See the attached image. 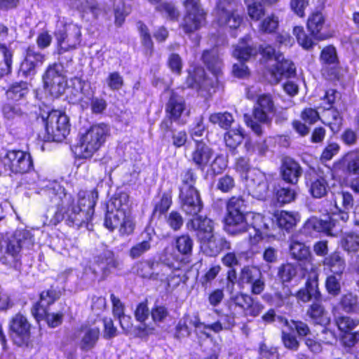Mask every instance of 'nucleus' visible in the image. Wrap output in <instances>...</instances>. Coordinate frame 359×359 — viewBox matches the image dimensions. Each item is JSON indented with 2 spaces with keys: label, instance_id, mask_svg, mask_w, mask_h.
<instances>
[{
  "label": "nucleus",
  "instance_id": "f257e3e1",
  "mask_svg": "<svg viewBox=\"0 0 359 359\" xmlns=\"http://www.w3.org/2000/svg\"><path fill=\"white\" fill-rule=\"evenodd\" d=\"M334 208L331 209V216L323 219L316 217L309 219L304 226V231L311 233V230L324 232L332 236H337L341 231L339 219L343 223L349 218L348 212L353 208V198L351 194L346 191L338 192L334 196Z\"/></svg>",
  "mask_w": 359,
  "mask_h": 359
},
{
  "label": "nucleus",
  "instance_id": "f03ea898",
  "mask_svg": "<svg viewBox=\"0 0 359 359\" xmlns=\"http://www.w3.org/2000/svg\"><path fill=\"white\" fill-rule=\"evenodd\" d=\"M34 244L32 231L17 229L11 236L0 241V250L4 254L2 262L18 269L21 265V253L32 250Z\"/></svg>",
  "mask_w": 359,
  "mask_h": 359
},
{
  "label": "nucleus",
  "instance_id": "7ed1b4c3",
  "mask_svg": "<svg viewBox=\"0 0 359 359\" xmlns=\"http://www.w3.org/2000/svg\"><path fill=\"white\" fill-rule=\"evenodd\" d=\"M156 262L165 280V290H175L182 281L184 263L179 260L174 247H165Z\"/></svg>",
  "mask_w": 359,
  "mask_h": 359
},
{
  "label": "nucleus",
  "instance_id": "20e7f679",
  "mask_svg": "<svg viewBox=\"0 0 359 359\" xmlns=\"http://www.w3.org/2000/svg\"><path fill=\"white\" fill-rule=\"evenodd\" d=\"M276 112L273 97L269 93L258 96L252 109V114H245L246 125L257 135L263 132L262 125H270Z\"/></svg>",
  "mask_w": 359,
  "mask_h": 359
},
{
  "label": "nucleus",
  "instance_id": "39448f33",
  "mask_svg": "<svg viewBox=\"0 0 359 359\" xmlns=\"http://www.w3.org/2000/svg\"><path fill=\"white\" fill-rule=\"evenodd\" d=\"M109 129L104 123L92 126L85 133L80 135L76 147L78 155L83 158H88L101 147L106 141Z\"/></svg>",
  "mask_w": 359,
  "mask_h": 359
},
{
  "label": "nucleus",
  "instance_id": "423d86ee",
  "mask_svg": "<svg viewBox=\"0 0 359 359\" xmlns=\"http://www.w3.org/2000/svg\"><path fill=\"white\" fill-rule=\"evenodd\" d=\"M33 161L29 153L22 150L1 149L0 169L15 174L28 172L33 168Z\"/></svg>",
  "mask_w": 359,
  "mask_h": 359
},
{
  "label": "nucleus",
  "instance_id": "0eeeda50",
  "mask_svg": "<svg viewBox=\"0 0 359 359\" xmlns=\"http://www.w3.org/2000/svg\"><path fill=\"white\" fill-rule=\"evenodd\" d=\"M45 122L48 141L61 142L69 133L70 125L68 116L58 110H52L42 116Z\"/></svg>",
  "mask_w": 359,
  "mask_h": 359
},
{
  "label": "nucleus",
  "instance_id": "6e6552de",
  "mask_svg": "<svg viewBox=\"0 0 359 359\" xmlns=\"http://www.w3.org/2000/svg\"><path fill=\"white\" fill-rule=\"evenodd\" d=\"M58 54L76 49L81 41V27L76 24H61L54 33Z\"/></svg>",
  "mask_w": 359,
  "mask_h": 359
},
{
  "label": "nucleus",
  "instance_id": "1a4fd4ad",
  "mask_svg": "<svg viewBox=\"0 0 359 359\" xmlns=\"http://www.w3.org/2000/svg\"><path fill=\"white\" fill-rule=\"evenodd\" d=\"M244 201L241 197L233 196L227 203V214L226 215V232L231 235H238L243 233L248 227L244 221L243 214Z\"/></svg>",
  "mask_w": 359,
  "mask_h": 359
},
{
  "label": "nucleus",
  "instance_id": "9d476101",
  "mask_svg": "<svg viewBox=\"0 0 359 359\" xmlns=\"http://www.w3.org/2000/svg\"><path fill=\"white\" fill-rule=\"evenodd\" d=\"M183 5L186 13L182 27L185 33L190 34L198 30L205 24V13L201 6L200 0H185Z\"/></svg>",
  "mask_w": 359,
  "mask_h": 359
},
{
  "label": "nucleus",
  "instance_id": "9b49d317",
  "mask_svg": "<svg viewBox=\"0 0 359 359\" xmlns=\"http://www.w3.org/2000/svg\"><path fill=\"white\" fill-rule=\"evenodd\" d=\"M45 88L55 97L64 93L67 80L62 65L54 63L50 65L43 76Z\"/></svg>",
  "mask_w": 359,
  "mask_h": 359
},
{
  "label": "nucleus",
  "instance_id": "f8f14e48",
  "mask_svg": "<svg viewBox=\"0 0 359 359\" xmlns=\"http://www.w3.org/2000/svg\"><path fill=\"white\" fill-rule=\"evenodd\" d=\"M273 177V175L266 174L259 170H252L248 175L245 177L250 194L257 199H264Z\"/></svg>",
  "mask_w": 359,
  "mask_h": 359
},
{
  "label": "nucleus",
  "instance_id": "ddd939ff",
  "mask_svg": "<svg viewBox=\"0 0 359 359\" xmlns=\"http://www.w3.org/2000/svg\"><path fill=\"white\" fill-rule=\"evenodd\" d=\"M104 226L111 231L118 228L121 235H129L134 231L135 224L130 215H125L121 211H113L107 209Z\"/></svg>",
  "mask_w": 359,
  "mask_h": 359
},
{
  "label": "nucleus",
  "instance_id": "4468645a",
  "mask_svg": "<svg viewBox=\"0 0 359 359\" xmlns=\"http://www.w3.org/2000/svg\"><path fill=\"white\" fill-rule=\"evenodd\" d=\"M244 221L248 225L244 232L249 231L250 229L255 232L253 236L252 232L249 233V238L252 244H255L263 235H269V224H272L269 219L265 218L260 214L250 213L245 216Z\"/></svg>",
  "mask_w": 359,
  "mask_h": 359
},
{
  "label": "nucleus",
  "instance_id": "2eb2a0df",
  "mask_svg": "<svg viewBox=\"0 0 359 359\" xmlns=\"http://www.w3.org/2000/svg\"><path fill=\"white\" fill-rule=\"evenodd\" d=\"M320 59L323 65V75L330 80L338 78L339 61L335 48L331 46L324 48Z\"/></svg>",
  "mask_w": 359,
  "mask_h": 359
},
{
  "label": "nucleus",
  "instance_id": "dca6fc26",
  "mask_svg": "<svg viewBox=\"0 0 359 359\" xmlns=\"http://www.w3.org/2000/svg\"><path fill=\"white\" fill-rule=\"evenodd\" d=\"M186 190L187 188H184V191L180 193L182 210L187 215L196 216L203 208V202L199 193L198 190L189 191Z\"/></svg>",
  "mask_w": 359,
  "mask_h": 359
},
{
  "label": "nucleus",
  "instance_id": "f3484780",
  "mask_svg": "<svg viewBox=\"0 0 359 359\" xmlns=\"http://www.w3.org/2000/svg\"><path fill=\"white\" fill-rule=\"evenodd\" d=\"M11 330L14 341L21 345L28 341L30 336V325L27 318L21 314H17L11 323Z\"/></svg>",
  "mask_w": 359,
  "mask_h": 359
},
{
  "label": "nucleus",
  "instance_id": "a211bd4d",
  "mask_svg": "<svg viewBox=\"0 0 359 359\" xmlns=\"http://www.w3.org/2000/svg\"><path fill=\"white\" fill-rule=\"evenodd\" d=\"M136 273L141 277L155 280H159L165 289V280L155 260H142L135 266Z\"/></svg>",
  "mask_w": 359,
  "mask_h": 359
},
{
  "label": "nucleus",
  "instance_id": "6ab92c4d",
  "mask_svg": "<svg viewBox=\"0 0 359 359\" xmlns=\"http://www.w3.org/2000/svg\"><path fill=\"white\" fill-rule=\"evenodd\" d=\"M306 186L309 194L316 198L325 196L329 189L326 179L317 173L309 174L306 177Z\"/></svg>",
  "mask_w": 359,
  "mask_h": 359
},
{
  "label": "nucleus",
  "instance_id": "aec40b11",
  "mask_svg": "<svg viewBox=\"0 0 359 359\" xmlns=\"http://www.w3.org/2000/svg\"><path fill=\"white\" fill-rule=\"evenodd\" d=\"M80 330L81 337L79 344V348L81 351L88 352L95 346L100 338V328L85 324L81 325Z\"/></svg>",
  "mask_w": 359,
  "mask_h": 359
},
{
  "label": "nucleus",
  "instance_id": "412c9836",
  "mask_svg": "<svg viewBox=\"0 0 359 359\" xmlns=\"http://www.w3.org/2000/svg\"><path fill=\"white\" fill-rule=\"evenodd\" d=\"M97 198L98 191L96 189H93L91 192L90 197L89 196L88 199V209L83 210L81 212L69 216V219H67L69 224L79 227L81 226L83 224L88 222L94 213V207Z\"/></svg>",
  "mask_w": 359,
  "mask_h": 359
},
{
  "label": "nucleus",
  "instance_id": "4be33fe9",
  "mask_svg": "<svg viewBox=\"0 0 359 359\" xmlns=\"http://www.w3.org/2000/svg\"><path fill=\"white\" fill-rule=\"evenodd\" d=\"M283 180L290 184H296L302 175L299 164L290 157L283 158L280 168Z\"/></svg>",
  "mask_w": 359,
  "mask_h": 359
},
{
  "label": "nucleus",
  "instance_id": "5701e85b",
  "mask_svg": "<svg viewBox=\"0 0 359 359\" xmlns=\"http://www.w3.org/2000/svg\"><path fill=\"white\" fill-rule=\"evenodd\" d=\"M271 72L276 82H278L283 77L289 78L293 76L295 73V67L290 60L285 59L283 54H278L276 64Z\"/></svg>",
  "mask_w": 359,
  "mask_h": 359
},
{
  "label": "nucleus",
  "instance_id": "b1692460",
  "mask_svg": "<svg viewBox=\"0 0 359 359\" xmlns=\"http://www.w3.org/2000/svg\"><path fill=\"white\" fill-rule=\"evenodd\" d=\"M231 300L250 316H256L263 309L261 304L246 293H237L235 297H231Z\"/></svg>",
  "mask_w": 359,
  "mask_h": 359
},
{
  "label": "nucleus",
  "instance_id": "393cba45",
  "mask_svg": "<svg viewBox=\"0 0 359 359\" xmlns=\"http://www.w3.org/2000/svg\"><path fill=\"white\" fill-rule=\"evenodd\" d=\"M240 279L243 282L252 283V292H262L264 289L262 273L257 267H244L241 271Z\"/></svg>",
  "mask_w": 359,
  "mask_h": 359
},
{
  "label": "nucleus",
  "instance_id": "a878e982",
  "mask_svg": "<svg viewBox=\"0 0 359 359\" xmlns=\"http://www.w3.org/2000/svg\"><path fill=\"white\" fill-rule=\"evenodd\" d=\"M43 60V55L33 49L29 48L25 60L21 63L20 72L25 76L34 74L36 67L39 65L42 64Z\"/></svg>",
  "mask_w": 359,
  "mask_h": 359
},
{
  "label": "nucleus",
  "instance_id": "bb28decb",
  "mask_svg": "<svg viewBox=\"0 0 359 359\" xmlns=\"http://www.w3.org/2000/svg\"><path fill=\"white\" fill-rule=\"evenodd\" d=\"M57 294V293H40L39 301L32 309V314L37 321L43 319L48 307L58 298Z\"/></svg>",
  "mask_w": 359,
  "mask_h": 359
},
{
  "label": "nucleus",
  "instance_id": "cd10ccee",
  "mask_svg": "<svg viewBox=\"0 0 359 359\" xmlns=\"http://www.w3.org/2000/svg\"><path fill=\"white\" fill-rule=\"evenodd\" d=\"M212 155L211 149L204 142L196 140V148L192 153L191 158L198 168L203 170L208 165Z\"/></svg>",
  "mask_w": 359,
  "mask_h": 359
},
{
  "label": "nucleus",
  "instance_id": "c85d7f7f",
  "mask_svg": "<svg viewBox=\"0 0 359 359\" xmlns=\"http://www.w3.org/2000/svg\"><path fill=\"white\" fill-rule=\"evenodd\" d=\"M323 266L325 270L340 277L346 269V262L339 252H334L324 259Z\"/></svg>",
  "mask_w": 359,
  "mask_h": 359
},
{
  "label": "nucleus",
  "instance_id": "c756f323",
  "mask_svg": "<svg viewBox=\"0 0 359 359\" xmlns=\"http://www.w3.org/2000/svg\"><path fill=\"white\" fill-rule=\"evenodd\" d=\"M187 226L189 229L197 231V237L199 241L206 239L207 237H210L213 233L212 222L208 218L196 217L188 222Z\"/></svg>",
  "mask_w": 359,
  "mask_h": 359
},
{
  "label": "nucleus",
  "instance_id": "7c9ffc66",
  "mask_svg": "<svg viewBox=\"0 0 359 359\" xmlns=\"http://www.w3.org/2000/svg\"><path fill=\"white\" fill-rule=\"evenodd\" d=\"M324 111L322 114L321 121L329 126L330 130L336 133L339 132L342 126L343 118L339 111L334 108L323 107Z\"/></svg>",
  "mask_w": 359,
  "mask_h": 359
},
{
  "label": "nucleus",
  "instance_id": "2f4dec72",
  "mask_svg": "<svg viewBox=\"0 0 359 359\" xmlns=\"http://www.w3.org/2000/svg\"><path fill=\"white\" fill-rule=\"evenodd\" d=\"M202 60L207 68L217 76L222 73V61L219 57L217 48H212L210 50H205L203 53Z\"/></svg>",
  "mask_w": 359,
  "mask_h": 359
},
{
  "label": "nucleus",
  "instance_id": "473e14b6",
  "mask_svg": "<svg viewBox=\"0 0 359 359\" xmlns=\"http://www.w3.org/2000/svg\"><path fill=\"white\" fill-rule=\"evenodd\" d=\"M71 5L80 13L91 14L95 18L102 11L97 0H71Z\"/></svg>",
  "mask_w": 359,
  "mask_h": 359
},
{
  "label": "nucleus",
  "instance_id": "72a5a7b5",
  "mask_svg": "<svg viewBox=\"0 0 359 359\" xmlns=\"http://www.w3.org/2000/svg\"><path fill=\"white\" fill-rule=\"evenodd\" d=\"M307 315L314 323L320 325H327L330 323V318L324 308L318 303L313 302L307 311Z\"/></svg>",
  "mask_w": 359,
  "mask_h": 359
},
{
  "label": "nucleus",
  "instance_id": "f704fd0d",
  "mask_svg": "<svg viewBox=\"0 0 359 359\" xmlns=\"http://www.w3.org/2000/svg\"><path fill=\"white\" fill-rule=\"evenodd\" d=\"M185 109L184 99L172 93L166 105V111L174 121L177 120Z\"/></svg>",
  "mask_w": 359,
  "mask_h": 359
},
{
  "label": "nucleus",
  "instance_id": "c9c22d12",
  "mask_svg": "<svg viewBox=\"0 0 359 359\" xmlns=\"http://www.w3.org/2000/svg\"><path fill=\"white\" fill-rule=\"evenodd\" d=\"M13 52L0 43V78L9 74L12 70Z\"/></svg>",
  "mask_w": 359,
  "mask_h": 359
},
{
  "label": "nucleus",
  "instance_id": "e433bc0d",
  "mask_svg": "<svg viewBox=\"0 0 359 359\" xmlns=\"http://www.w3.org/2000/svg\"><path fill=\"white\" fill-rule=\"evenodd\" d=\"M129 196L125 192L112 197L107 204V209L113 211H121L125 215H130L128 210Z\"/></svg>",
  "mask_w": 359,
  "mask_h": 359
},
{
  "label": "nucleus",
  "instance_id": "4c0bfd02",
  "mask_svg": "<svg viewBox=\"0 0 359 359\" xmlns=\"http://www.w3.org/2000/svg\"><path fill=\"white\" fill-rule=\"evenodd\" d=\"M29 92L28 83L27 82H19L13 84L6 91V97L9 101L19 102L23 100Z\"/></svg>",
  "mask_w": 359,
  "mask_h": 359
},
{
  "label": "nucleus",
  "instance_id": "58836bf2",
  "mask_svg": "<svg viewBox=\"0 0 359 359\" xmlns=\"http://www.w3.org/2000/svg\"><path fill=\"white\" fill-rule=\"evenodd\" d=\"M290 252L294 259L299 261H309L311 257L309 248L298 241H292L291 242Z\"/></svg>",
  "mask_w": 359,
  "mask_h": 359
},
{
  "label": "nucleus",
  "instance_id": "ea45409f",
  "mask_svg": "<svg viewBox=\"0 0 359 359\" xmlns=\"http://www.w3.org/2000/svg\"><path fill=\"white\" fill-rule=\"evenodd\" d=\"M22 103L11 102L4 104L2 107V113L4 116L8 120H13L22 116L24 110L22 107Z\"/></svg>",
  "mask_w": 359,
  "mask_h": 359
},
{
  "label": "nucleus",
  "instance_id": "a19ab883",
  "mask_svg": "<svg viewBox=\"0 0 359 359\" xmlns=\"http://www.w3.org/2000/svg\"><path fill=\"white\" fill-rule=\"evenodd\" d=\"M200 242L201 248L210 256H215L222 248V244L217 241L213 233L210 237H207L206 239L200 240Z\"/></svg>",
  "mask_w": 359,
  "mask_h": 359
},
{
  "label": "nucleus",
  "instance_id": "79ce46f5",
  "mask_svg": "<svg viewBox=\"0 0 359 359\" xmlns=\"http://www.w3.org/2000/svg\"><path fill=\"white\" fill-rule=\"evenodd\" d=\"M278 226L288 231L293 228L297 223V215L292 212L281 211L276 215Z\"/></svg>",
  "mask_w": 359,
  "mask_h": 359
},
{
  "label": "nucleus",
  "instance_id": "37998d69",
  "mask_svg": "<svg viewBox=\"0 0 359 359\" xmlns=\"http://www.w3.org/2000/svg\"><path fill=\"white\" fill-rule=\"evenodd\" d=\"M341 245L348 252H357L359 250V235L353 232L345 233L341 239Z\"/></svg>",
  "mask_w": 359,
  "mask_h": 359
},
{
  "label": "nucleus",
  "instance_id": "c03bdc74",
  "mask_svg": "<svg viewBox=\"0 0 359 359\" xmlns=\"http://www.w3.org/2000/svg\"><path fill=\"white\" fill-rule=\"evenodd\" d=\"M172 204V194L170 191L164 192L161 197L155 201L153 214L161 215L166 212Z\"/></svg>",
  "mask_w": 359,
  "mask_h": 359
},
{
  "label": "nucleus",
  "instance_id": "a18cd8bd",
  "mask_svg": "<svg viewBox=\"0 0 359 359\" xmlns=\"http://www.w3.org/2000/svg\"><path fill=\"white\" fill-rule=\"evenodd\" d=\"M325 19L320 12L313 13L308 19L307 27L313 36H316L323 29Z\"/></svg>",
  "mask_w": 359,
  "mask_h": 359
},
{
  "label": "nucleus",
  "instance_id": "49530a36",
  "mask_svg": "<svg viewBox=\"0 0 359 359\" xmlns=\"http://www.w3.org/2000/svg\"><path fill=\"white\" fill-rule=\"evenodd\" d=\"M182 185L180 192L184 191V188H187V191L197 190L194 185L196 181V176L191 169L184 170L181 175Z\"/></svg>",
  "mask_w": 359,
  "mask_h": 359
},
{
  "label": "nucleus",
  "instance_id": "de8ad7c7",
  "mask_svg": "<svg viewBox=\"0 0 359 359\" xmlns=\"http://www.w3.org/2000/svg\"><path fill=\"white\" fill-rule=\"evenodd\" d=\"M176 248L181 254L188 255L192 251L193 240L189 235H182L176 239Z\"/></svg>",
  "mask_w": 359,
  "mask_h": 359
},
{
  "label": "nucleus",
  "instance_id": "09e8293b",
  "mask_svg": "<svg viewBox=\"0 0 359 359\" xmlns=\"http://www.w3.org/2000/svg\"><path fill=\"white\" fill-rule=\"evenodd\" d=\"M243 136L238 128H231L226 133V147L234 149L243 141Z\"/></svg>",
  "mask_w": 359,
  "mask_h": 359
},
{
  "label": "nucleus",
  "instance_id": "8fccbe9b",
  "mask_svg": "<svg viewBox=\"0 0 359 359\" xmlns=\"http://www.w3.org/2000/svg\"><path fill=\"white\" fill-rule=\"evenodd\" d=\"M248 13L253 20L258 21L265 15V9L260 2L246 1Z\"/></svg>",
  "mask_w": 359,
  "mask_h": 359
},
{
  "label": "nucleus",
  "instance_id": "3c124183",
  "mask_svg": "<svg viewBox=\"0 0 359 359\" xmlns=\"http://www.w3.org/2000/svg\"><path fill=\"white\" fill-rule=\"evenodd\" d=\"M255 53L256 50L254 48L241 42L233 50V55L241 61H245L248 60L251 57V55H254Z\"/></svg>",
  "mask_w": 359,
  "mask_h": 359
},
{
  "label": "nucleus",
  "instance_id": "603ef678",
  "mask_svg": "<svg viewBox=\"0 0 359 359\" xmlns=\"http://www.w3.org/2000/svg\"><path fill=\"white\" fill-rule=\"evenodd\" d=\"M97 262L100 264H104L107 266L108 269H116L119 266V262L117 260L113 252L110 250H104L103 252L97 257Z\"/></svg>",
  "mask_w": 359,
  "mask_h": 359
},
{
  "label": "nucleus",
  "instance_id": "864d4df0",
  "mask_svg": "<svg viewBox=\"0 0 359 359\" xmlns=\"http://www.w3.org/2000/svg\"><path fill=\"white\" fill-rule=\"evenodd\" d=\"M344 161L349 172L359 174V154L358 152L348 153L345 156Z\"/></svg>",
  "mask_w": 359,
  "mask_h": 359
},
{
  "label": "nucleus",
  "instance_id": "5fc2aeb1",
  "mask_svg": "<svg viewBox=\"0 0 359 359\" xmlns=\"http://www.w3.org/2000/svg\"><path fill=\"white\" fill-rule=\"evenodd\" d=\"M293 34L302 47L305 49H309L312 47L313 44V41L305 34L303 27H294L293 29Z\"/></svg>",
  "mask_w": 359,
  "mask_h": 359
},
{
  "label": "nucleus",
  "instance_id": "6e6d98bb",
  "mask_svg": "<svg viewBox=\"0 0 359 359\" xmlns=\"http://www.w3.org/2000/svg\"><path fill=\"white\" fill-rule=\"evenodd\" d=\"M276 198L278 203H289L294 200L296 193L294 189L288 187H280L276 191Z\"/></svg>",
  "mask_w": 359,
  "mask_h": 359
},
{
  "label": "nucleus",
  "instance_id": "4d7b16f0",
  "mask_svg": "<svg viewBox=\"0 0 359 359\" xmlns=\"http://www.w3.org/2000/svg\"><path fill=\"white\" fill-rule=\"evenodd\" d=\"M151 237L148 240L140 242L133 246L129 252V255L133 259L138 258L151 249Z\"/></svg>",
  "mask_w": 359,
  "mask_h": 359
},
{
  "label": "nucleus",
  "instance_id": "13d9d810",
  "mask_svg": "<svg viewBox=\"0 0 359 359\" xmlns=\"http://www.w3.org/2000/svg\"><path fill=\"white\" fill-rule=\"evenodd\" d=\"M278 25V19L273 14H271L264 18L260 23L259 31L264 33L273 32Z\"/></svg>",
  "mask_w": 359,
  "mask_h": 359
},
{
  "label": "nucleus",
  "instance_id": "bf43d9fd",
  "mask_svg": "<svg viewBox=\"0 0 359 359\" xmlns=\"http://www.w3.org/2000/svg\"><path fill=\"white\" fill-rule=\"evenodd\" d=\"M297 270L291 264H285L278 269V276L283 283L289 282L295 276Z\"/></svg>",
  "mask_w": 359,
  "mask_h": 359
},
{
  "label": "nucleus",
  "instance_id": "052dcab7",
  "mask_svg": "<svg viewBox=\"0 0 359 359\" xmlns=\"http://www.w3.org/2000/svg\"><path fill=\"white\" fill-rule=\"evenodd\" d=\"M341 305L346 312L355 311L358 308L357 297L353 293H346L341 300Z\"/></svg>",
  "mask_w": 359,
  "mask_h": 359
},
{
  "label": "nucleus",
  "instance_id": "680f3d73",
  "mask_svg": "<svg viewBox=\"0 0 359 359\" xmlns=\"http://www.w3.org/2000/svg\"><path fill=\"white\" fill-rule=\"evenodd\" d=\"M106 83L111 90H118L123 86V79L118 72H114L109 74Z\"/></svg>",
  "mask_w": 359,
  "mask_h": 359
},
{
  "label": "nucleus",
  "instance_id": "e2e57ef3",
  "mask_svg": "<svg viewBox=\"0 0 359 359\" xmlns=\"http://www.w3.org/2000/svg\"><path fill=\"white\" fill-rule=\"evenodd\" d=\"M138 29L140 33L142 45L147 48V51L151 53L153 48V42L147 27L140 22H138Z\"/></svg>",
  "mask_w": 359,
  "mask_h": 359
},
{
  "label": "nucleus",
  "instance_id": "0e129e2a",
  "mask_svg": "<svg viewBox=\"0 0 359 359\" xmlns=\"http://www.w3.org/2000/svg\"><path fill=\"white\" fill-rule=\"evenodd\" d=\"M335 321L338 328L344 332H348L358 324V320L344 316L336 318Z\"/></svg>",
  "mask_w": 359,
  "mask_h": 359
},
{
  "label": "nucleus",
  "instance_id": "69168bd1",
  "mask_svg": "<svg viewBox=\"0 0 359 359\" xmlns=\"http://www.w3.org/2000/svg\"><path fill=\"white\" fill-rule=\"evenodd\" d=\"M242 17L238 11L229 13L226 11V27L231 29L236 30L242 22Z\"/></svg>",
  "mask_w": 359,
  "mask_h": 359
},
{
  "label": "nucleus",
  "instance_id": "338daca9",
  "mask_svg": "<svg viewBox=\"0 0 359 359\" xmlns=\"http://www.w3.org/2000/svg\"><path fill=\"white\" fill-rule=\"evenodd\" d=\"M169 226L175 231L179 230L184 223L182 215L177 211H172L166 219Z\"/></svg>",
  "mask_w": 359,
  "mask_h": 359
},
{
  "label": "nucleus",
  "instance_id": "774afa93",
  "mask_svg": "<svg viewBox=\"0 0 359 359\" xmlns=\"http://www.w3.org/2000/svg\"><path fill=\"white\" fill-rule=\"evenodd\" d=\"M234 168L241 174L242 177H245L246 175H248V174L252 171L250 170L249 160L244 157H240L236 159Z\"/></svg>",
  "mask_w": 359,
  "mask_h": 359
}]
</instances>
